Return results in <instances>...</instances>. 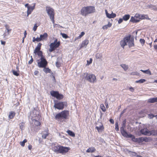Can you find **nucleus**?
<instances>
[{
	"instance_id": "f257e3e1",
	"label": "nucleus",
	"mask_w": 157,
	"mask_h": 157,
	"mask_svg": "<svg viewBox=\"0 0 157 157\" xmlns=\"http://www.w3.org/2000/svg\"><path fill=\"white\" fill-rule=\"evenodd\" d=\"M120 45L123 48L126 45H128L129 47L134 46V39L131 38L130 36L125 37L120 41Z\"/></svg>"
},
{
	"instance_id": "f03ea898",
	"label": "nucleus",
	"mask_w": 157,
	"mask_h": 157,
	"mask_svg": "<svg viewBox=\"0 0 157 157\" xmlns=\"http://www.w3.org/2000/svg\"><path fill=\"white\" fill-rule=\"evenodd\" d=\"M52 148L55 152L62 154L66 153L70 149L69 147L61 146L55 144H52Z\"/></svg>"
},
{
	"instance_id": "7ed1b4c3",
	"label": "nucleus",
	"mask_w": 157,
	"mask_h": 157,
	"mask_svg": "<svg viewBox=\"0 0 157 157\" xmlns=\"http://www.w3.org/2000/svg\"><path fill=\"white\" fill-rule=\"evenodd\" d=\"M95 11V7L93 6H88L83 7L81 10V14L83 16L94 13Z\"/></svg>"
},
{
	"instance_id": "20e7f679",
	"label": "nucleus",
	"mask_w": 157,
	"mask_h": 157,
	"mask_svg": "<svg viewBox=\"0 0 157 157\" xmlns=\"http://www.w3.org/2000/svg\"><path fill=\"white\" fill-rule=\"evenodd\" d=\"M68 115V111L64 110L57 114L55 117V118L56 120L61 121L62 119H67Z\"/></svg>"
},
{
	"instance_id": "39448f33",
	"label": "nucleus",
	"mask_w": 157,
	"mask_h": 157,
	"mask_svg": "<svg viewBox=\"0 0 157 157\" xmlns=\"http://www.w3.org/2000/svg\"><path fill=\"white\" fill-rule=\"evenodd\" d=\"M68 115V111L64 110L57 114L55 117V118L56 120L61 121L62 119H67Z\"/></svg>"
},
{
	"instance_id": "423d86ee",
	"label": "nucleus",
	"mask_w": 157,
	"mask_h": 157,
	"mask_svg": "<svg viewBox=\"0 0 157 157\" xmlns=\"http://www.w3.org/2000/svg\"><path fill=\"white\" fill-rule=\"evenodd\" d=\"M83 78L90 82L94 83L96 81V76L94 74L84 73L83 75Z\"/></svg>"
},
{
	"instance_id": "0eeeda50",
	"label": "nucleus",
	"mask_w": 157,
	"mask_h": 157,
	"mask_svg": "<svg viewBox=\"0 0 157 157\" xmlns=\"http://www.w3.org/2000/svg\"><path fill=\"white\" fill-rule=\"evenodd\" d=\"M46 11L47 13L49 16L53 24H54V10L50 7H46Z\"/></svg>"
},
{
	"instance_id": "6e6552de",
	"label": "nucleus",
	"mask_w": 157,
	"mask_h": 157,
	"mask_svg": "<svg viewBox=\"0 0 157 157\" xmlns=\"http://www.w3.org/2000/svg\"><path fill=\"white\" fill-rule=\"evenodd\" d=\"M37 65L39 67L43 68L46 67L47 65V62L44 57H42L40 60L38 59Z\"/></svg>"
},
{
	"instance_id": "1a4fd4ad",
	"label": "nucleus",
	"mask_w": 157,
	"mask_h": 157,
	"mask_svg": "<svg viewBox=\"0 0 157 157\" xmlns=\"http://www.w3.org/2000/svg\"><path fill=\"white\" fill-rule=\"evenodd\" d=\"M60 45V42H57V39H56L53 43H52L50 44L49 46L50 48L49 51L50 52H52L55 50V49L58 48Z\"/></svg>"
},
{
	"instance_id": "9d476101",
	"label": "nucleus",
	"mask_w": 157,
	"mask_h": 157,
	"mask_svg": "<svg viewBox=\"0 0 157 157\" xmlns=\"http://www.w3.org/2000/svg\"><path fill=\"white\" fill-rule=\"evenodd\" d=\"M67 106V103L65 102H59L57 103H55L54 107L56 108L59 109H63L64 106Z\"/></svg>"
},
{
	"instance_id": "9b49d317",
	"label": "nucleus",
	"mask_w": 157,
	"mask_h": 157,
	"mask_svg": "<svg viewBox=\"0 0 157 157\" xmlns=\"http://www.w3.org/2000/svg\"><path fill=\"white\" fill-rule=\"evenodd\" d=\"M50 94L51 95L56 97L58 99H61L63 98V95L59 94L58 92L56 91H51Z\"/></svg>"
},
{
	"instance_id": "f8f14e48",
	"label": "nucleus",
	"mask_w": 157,
	"mask_h": 157,
	"mask_svg": "<svg viewBox=\"0 0 157 157\" xmlns=\"http://www.w3.org/2000/svg\"><path fill=\"white\" fill-rule=\"evenodd\" d=\"M140 15L136 13L135 16L131 17L130 21L133 23H135L139 22L140 20Z\"/></svg>"
},
{
	"instance_id": "ddd939ff",
	"label": "nucleus",
	"mask_w": 157,
	"mask_h": 157,
	"mask_svg": "<svg viewBox=\"0 0 157 157\" xmlns=\"http://www.w3.org/2000/svg\"><path fill=\"white\" fill-rule=\"evenodd\" d=\"M39 116V112L37 110L34 109L30 113V117H31L32 119H37L36 117H38Z\"/></svg>"
},
{
	"instance_id": "4468645a",
	"label": "nucleus",
	"mask_w": 157,
	"mask_h": 157,
	"mask_svg": "<svg viewBox=\"0 0 157 157\" xmlns=\"http://www.w3.org/2000/svg\"><path fill=\"white\" fill-rule=\"evenodd\" d=\"M35 5L33 6H28L27 7V16L28 17L30 14L35 8Z\"/></svg>"
},
{
	"instance_id": "2eb2a0df",
	"label": "nucleus",
	"mask_w": 157,
	"mask_h": 157,
	"mask_svg": "<svg viewBox=\"0 0 157 157\" xmlns=\"http://www.w3.org/2000/svg\"><path fill=\"white\" fill-rule=\"evenodd\" d=\"M105 12L106 16L109 18H113L115 17L116 16L115 13H112L111 14L109 13L106 10H105Z\"/></svg>"
},
{
	"instance_id": "dca6fc26",
	"label": "nucleus",
	"mask_w": 157,
	"mask_h": 157,
	"mask_svg": "<svg viewBox=\"0 0 157 157\" xmlns=\"http://www.w3.org/2000/svg\"><path fill=\"white\" fill-rule=\"evenodd\" d=\"M140 132L142 134L149 136V131L147 128H144L141 129Z\"/></svg>"
},
{
	"instance_id": "f3484780",
	"label": "nucleus",
	"mask_w": 157,
	"mask_h": 157,
	"mask_svg": "<svg viewBox=\"0 0 157 157\" xmlns=\"http://www.w3.org/2000/svg\"><path fill=\"white\" fill-rule=\"evenodd\" d=\"M89 43V41L88 40L86 39L84 40L82 42L80 47V48H82L84 47L86 48L87 45Z\"/></svg>"
},
{
	"instance_id": "a211bd4d",
	"label": "nucleus",
	"mask_w": 157,
	"mask_h": 157,
	"mask_svg": "<svg viewBox=\"0 0 157 157\" xmlns=\"http://www.w3.org/2000/svg\"><path fill=\"white\" fill-rule=\"evenodd\" d=\"M48 36V35L47 33H44L43 34L40 35V37L41 41L46 40Z\"/></svg>"
},
{
	"instance_id": "6ab92c4d",
	"label": "nucleus",
	"mask_w": 157,
	"mask_h": 157,
	"mask_svg": "<svg viewBox=\"0 0 157 157\" xmlns=\"http://www.w3.org/2000/svg\"><path fill=\"white\" fill-rule=\"evenodd\" d=\"M127 138H131L132 139V140L135 142H137L138 138H136L135 136L133 135L130 134H128L127 136H126Z\"/></svg>"
},
{
	"instance_id": "aec40b11",
	"label": "nucleus",
	"mask_w": 157,
	"mask_h": 157,
	"mask_svg": "<svg viewBox=\"0 0 157 157\" xmlns=\"http://www.w3.org/2000/svg\"><path fill=\"white\" fill-rule=\"evenodd\" d=\"M125 127H124L122 126L120 130L121 131V133L122 135L124 137H126L128 135V133H127L124 130V128Z\"/></svg>"
},
{
	"instance_id": "412c9836",
	"label": "nucleus",
	"mask_w": 157,
	"mask_h": 157,
	"mask_svg": "<svg viewBox=\"0 0 157 157\" xmlns=\"http://www.w3.org/2000/svg\"><path fill=\"white\" fill-rule=\"evenodd\" d=\"M42 135V138L45 139L46 137L48 135V132L46 131H44L41 133Z\"/></svg>"
},
{
	"instance_id": "4be33fe9",
	"label": "nucleus",
	"mask_w": 157,
	"mask_h": 157,
	"mask_svg": "<svg viewBox=\"0 0 157 157\" xmlns=\"http://www.w3.org/2000/svg\"><path fill=\"white\" fill-rule=\"evenodd\" d=\"M147 102L150 103H152L157 102V98H151L148 99Z\"/></svg>"
},
{
	"instance_id": "5701e85b",
	"label": "nucleus",
	"mask_w": 157,
	"mask_h": 157,
	"mask_svg": "<svg viewBox=\"0 0 157 157\" xmlns=\"http://www.w3.org/2000/svg\"><path fill=\"white\" fill-rule=\"evenodd\" d=\"M96 151L95 148L94 147H90L87 149L86 152L88 153H92Z\"/></svg>"
},
{
	"instance_id": "b1692460",
	"label": "nucleus",
	"mask_w": 157,
	"mask_h": 157,
	"mask_svg": "<svg viewBox=\"0 0 157 157\" xmlns=\"http://www.w3.org/2000/svg\"><path fill=\"white\" fill-rule=\"evenodd\" d=\"M149 136L151 135L153 136L157 135V131L155 130H152L151 131H149Z\"/></svg>"
},
{
	"instance_id": "393cba45",
	"label": "nucleus",
	"mask_w": 157,
	"mask_h": 157,
	"mask_svg": "<svg viewBox=\"0 0 157 157\" xmlns=\"http://www.w3.org/2000/svg\"><path fill=\"white\" fill-rule=\"evenodd\" d=\"M96 128L98 130L99 132H101L104 129L103 125L101 124V125L99 126H97Z\"/></svg>"
},
{
	"instance_id": "a878e982",
	"label": "nucleus",
	"mask_w": 157,
	"mask_h": 157,
	"mask_svg": "<svg viewBox=\"0 0 157 157\" xmlns=\"http://www.w3.org/2000/svg\"><path fill=\"white\" fill-rule=\"evenodd\" d=\"M120 66L124 69V71H126L128 68V65L125 64H121Z\"/></svg>"
},
{
	"instance_id": "bb28decb",
	"label": "nucleus",
	"mask_w": 157,
	"mask_h": 157,
	"mask_svg": "<svg viewBox=\"0 0 157 157\" xmlns=\"http://www.w3.org/2000/svg\"><path fill=\"white\" fill-rule=\"evenodd\" d=\"M36 119H32L33 120V123H34V124L36 125V126H39L40 125V122H39L38 121L36 120Z\"/></svg>"
},
{
	"instance_id": "cd10ccee",
	"label": "nucleus",
	"mask_w": 157,
	"mask_h": 157,
	"mask_svg": "<svg viewBox=\"0 0 157 157\" xmlns=\"http://www.w3.org/2000/svg\"><path fill=\"white\" fill-rule=\"evenodd\" d=\"M111 25L112 24L110 23L109 22V23L108 24L105 25L104 26L102 27V29H106L110 27L111 26Z\"/></svg>"
},
{
	"instance_id": "c85d7f7f",
	"label": "nucleus",
	"mask_w": 157,
	"mask_h": 157,
	"mask_svg": "<svg viewBox=\"0 0 157 157\" xmlns=\"http://www.w3.org/2000/svg\"><path fill=\"white\" fill-rule=\"evenodd\" d=\"M140 71L146 74H148L150 75H151V71L149 70V69H147V70H141Z\"/></svg>"
},
{
	"instance_id": "c756f323",
	"label": "nucleus",
	"mask_w": 157,
	"mask_h": 157,
	"mask_svg": "<svg viewBox=\"0 0 157 157\" xmlns=\"http://www.w3.org/2000/svg\"><path fill=\"white\" fill-rule=\"evenodd\" d=\"M15 113L14 112L11 111L10 113L9 117L10 119H12L15 115Z\"/></svg>"
},
{
	"instance_id": "7c9ffc66",
	"label": "nucleus",
	"mask_w": 157,
	"mask_h": 157,
	"mask_svg": "<svg viewBox=\"0 0 157 157\" xmlns=\"http://www.w3.org/2000/svg\"><path fill=\"white\" fill-rule=\"evenodd\" d=\"M140 20L141 19H143L145 18L148 20L150 19L148 17V16L147 15H140Z\"/></svg>"
},
{
	"instance_id": "2f4dec72",
	"label": "nucleus",
	"mask_w": 157,
	"mask_h": 157,
	"mask_svg": "<svg viewBox=\"0 0 157 157\" xmlns=\"http://www.w3.org/2000/svg\"><path fill=\"white\" fill-rule=\"evenodd\" d=\"M147 8L151 9L154 10H156V7L154 5H148L147 6Z\"/></svg>"
},
{
	"instance_id": "473e14b6",
	"label": "nucleus",
	"mask_w": 157,
	"mask_h": 157,
	"mask_svg": "<svg viewBox=\"0 0 157 157\" xmlns=\"http://www.w3.org/2000/svg\"><path fill=\"white\" fill-rule=\"evenodd\" d=\"M130 16L129 15L126 14L123 16V19L124 21H127L130 18Z\"/></svg>"
},
{
	"instance_id": "72a5a7b5",
	"label": "nucleus",
	"mask_w": 157,
	"mask_h": 157,
	"mask_svg": "<svg viewBox=\"0 0 157 157\" xmlns=\"http://www.w3.org/2000/svg\"><path fill=\"white\" fill-rule=\"evenodd\" d=\"M43 68H44V69H43V70L46 73H50L51 70L49 68H46L45 67H43Z\"/></svg>"
},
{
	"instance_id": "f704fd0d",
	"label": "nucleus",
	"mask_w": 157,
	"mask_h": 157,
	"mask_svg": "<svg viewBox=\"0 0 157 157\" xmlns=\"http://www.w3.org/2000/svg\"><path fill=\"white\" fill-rule=\"evenodd\" d=\"M67 132L68 133V134L70 136L72 137H74L75 136V134L73 132L69 130H68L67 131Z\"/></svg>"
},
{
	"instance_id": "c9c22d12",
	"label": "nucleus",
	"mask_w": 157,
	"mask_h": 157,
	"mask_svg": "<svg viewBox=\"0 0 157 157\" xmlns=\"http://www.w3.org/2000/svg\"><path fill=\"white\" fill-rule=\"evenodd\" d=\"M145 81H146L145 79H141L139 80L136 81V82L137 83H144V82H145Z\"/></svg>"
},
{
	"instance_id": "e433bc0d",
	"label": "nucleus",
	"mask_w": 157,
	"mask_h": 157,
	"mask_svg": "<svg viewBox=\"0 0 157 157\" xmlns=\"http://www.w3.org/2000/svg\"><path fill=\"white\" fill-rule=\"evenodd\" d=\"M85 34V33L83 32H81L80 35L77 38H75V40L81 38Z\"/></svg>"
},
{
	"instance_id": "4c0bfd02",
	"label": "nucleus",
	"mask_w": 157,
	"mask_h": 157,
	"mask_svg": "<svg viewBox=\"0 0 157 157\" xmlns=\"http://www.w3.org/2000/svg\"><path fill=\"white\" fill-rule=\"evenodd\" d=\"M27 142V140L25 139L22 142H20V145L22 147H24L25 145V143Z\"/></svg>"
},
{
	"instance_id": "58836bf2",
	"label": "nucleus",
	"mask_w": 157,
	"mask_h": 157,
	"mask_svg": "<svg viewBox=\"0 0 157 157\" xmlns=\"http://www.w3.org/2000/svg\"><path fill=\"white\" fill-rule=\"evenodd\" d=\"M100 108L103 112H105L106 111L105 107L103 104H101L100 105Z\"/></svg>"
},
{
	"instance_id": "ea45409f",
	"label": "nucleus",
	"mask_w": 157,
	"mask_h": 157,
	"mask_svg": "<svg viewBox=\"0 0 157 157\" xmlns=\"http://www.w3.org/2000/svg\"><path fill=\"white\" fill-rule=\"evenodd\" d=\"M96 57L98 59H100L102 57V55L100 53H97L96 55Z\"/></svg>"
},
{
	"instance_id": "a19ab883",
	"label": "nucleus",
	"mask_w": 157,
	"mask_h": 157,
	"mask_svg": "<svg viewBox=\"0 0 157 157\" xmlns=\"http://www.w3.org/2000/svg\"><path fill=\"white\" fill-rule=\"evenodd\" d=\"M144 138L143 137H141L138 138L137 142L141 143L144 140Z\"/></svg>"
},
{
	"instance_id": "79ce46f5",
	"label": "nucleus",
	"mask_w": 157,
	"mask_h": 157,
	"mask_svg": "<svg viewBox=\"0 0 157 157\" xmlns=\"http://www.w3.org/2000/svg\"><path fill=\"white\" fill-rule=\"evenodd\" d=\"M148 118L150 119H152L154 117H156L157 119V115H156L155 116L152 114H148Z\"/></svg>"
},
{
	"instance_id": "37998d69",
	"label": "nucleus",
	"mask_w": 157,
	"mask_h": 157,
	"mask_svg": "<svg viewBox=\"0 0 157 157\" xmlns=\"http://www.w3.org/2000/svg\"><path fill=\"white\" fill-rule=\"evenodd\" d=\"M36 54H37L39 57H40V58H41L42 57H44V56L42 55V52L41 51L37 52Z\"/></svg>"
},
{
	"instance_id": "c03bdc74",
	"label": "nucleus",
	"mask_w": 157,
	"mask_h": 157,
	"mask_svg": "<svg viewBox=\"0 0 157 157\" xmlns=\"http://www.w3.org/2000/svg\"><path fill=\"white\" fill-rule=\"evenodd\" d=\"M20 129L21 130H24L25 128L24 124L23 123H20L19 124Z\"/></svg>"
},
{
	"instance_id": "a18cd8bd",
	"label": "nucleus",
	"mask_w": 157,
	"mask_h": 157,
	"mask_svg": "<svg viewBox=\"0 0 157 157\" xmlns=\"http://www.w3.org/2000/svg\"><path fill=\"white\" fill-rule=\"evenodd\" d=\"M5 27L6 29L7 30V35H8L9 34L10 31H11V29L10 30L9 29V27L7 25H5Z\"/></svg>"
},
{
	"instance_id": "49530a36",
	"label": "nucleus",
	"mask_w": 157,
	"mask_h": 157,
	"mask_svg": "<svg viewBox=\"0 0 157 157\" xmlns=\"http://www.w3.org/2000/svg\"><path fill=\"white\" fill-rule=\"evenodd\" d=\"M115 129L117 131H119V128H118V123L117 122H116L115 123Z\"/></svg>"
},
{
	"instance_id": "de8ad7c7",
	"label": "nucleus",
	"mask_w": 157,
	"mask_h": 157,
	"mask_svg": "<svg viewBox=\"0 0 157 157\" xmlns=\"http://www.w3.org/2000/svg\"><path fill=\"white\" fill-rule=\"evenodd\" d=\"M140 41L142 45L143 46L145 42V40L144 39H140Z\"/></svg>"
},
{
	"instance_id": "09e8293b",
	"label": "nucleus",
	"mask_w": 157,
	"mask_h": 157,
	"mask_svg": "<svg viewBox=\"0 0 157 157\" xmlns=\"http://www.w3.org/2000/svg\"><path fill=\"white\" fill-rule=\"evenodd\" d=\"M12 72L13 74L16 76H18L19 75V74L17 72V71H15L14 70H13Z\"/></svg>"
},
{
	"instance_id": "8fccbe9b",
	"label": "nucleus",
	"mask_w": 157,
	"mask_h": 157,
	"mask_svg": "<svg viewBox=\"0 0 157 157\" xmlns=\"http://www.w3.org/2000/svg\"><path fill=\"white\" fill-rule=\"evenodd\" d=\"M61 35H62V36L65 39L67 38L68 37L67 36V34L63 33H61Z\"/></svg>"
},
{
	"instance_id": "3c124183",
	"label": "nucleus",
	"mask_w": 157,
	"mask_h": 157,
	"mask_svg": "<svg viewBox=\"0 0 157 157\" xmlns=\"http://www.w3.org/2000/svg\"><path fill=\"white\" fill-rule=\"evenodd\" d=\"M40 50L38 49V48H35V50H34V53L35 54H36V53L38 52H39V51H40Z\"/></svg>"
},
{
	"instance_id": "603ef678",
	"label": "nucleus",
	"mask_w": 157,
	"mask_h": 157,
	"mask_svg": "<svg viewBox=\"0 0 157 157\" xmlns=\"http://www.w3.org/2000/svg\"><path fill=\"white\" fill-rule=\"evenodd\" d=\"M92 59L91 58H90V59L89 61L88 60L87 61V63L86 65H89V64H90L92 63Z\"/></svg>"
},
{
	"instance_id": "864d4df0",
	"label": "nucleus",
	"mask_w": 157,
	"mask_h": 157,
	"mask_svg": "<svg viewBox=\"0 0 157 157\" xmlns=\"http://www.w3.org/2000/svg\"><path fill=\"white\" fill-rule=\"evenodd\" d=\"M42 45V44L40 43H39L38 44L37 47L36 48H38L39 49H40V47Z\"/></svg>"
},
{
	"instance_id": "5fc2aeb1",
	"label": "nucleus",
	"mask_w": 157,
	"mask_h": 157,
	"mask_svg": "<svg viewBox=\"0 0 157 157\" xmlns=\"http://www.w3.org/2000/svg\"><path fill=\"white\" fill-rule=\"evenodd\" d=\"M37 26L36 25V24H35L33 28V30L34 31H35L36 30L37 28Z\"/></svg>"
},
{
	"instance_id": "6e6d98bb",
	"label": "nucleus",
	"mask_w": 157,
	"mask_h": 157,
	"mask_svg": "<svg viewBox=\"0 0 157 157\" xmlns=\"http://www.w3.org/2000/svg\"><path fill=\"white\" fill-rule=\"evenodd\" d=\"M31 59L29 61L28 63L29 64H31L33 61V59L32 58V56H31Z\"/></svg>"
},
{
	"instance_id": "4d7b16f0",
	"label": "nucleus",
	"mask_w": 157,
	"mask_h": 157,
	"mask_svg": "<svg viewBox=\"0 0 157 157\" xmlns=\"http://www.w3.org/2000/svg\"><path fill=\"white\" fill-rule=\"evenodd\" d=\"M36 41L39 42L41 41V40L40 39V37H37L36 38Z\"/></svg>"
},
{
	"instance_id": "13d9d810",
	"label": "nucleus",
	"mask_w": 157,
	"mask_h": 157,
	"mask_svg": "<svg viewBox=\"0 0 157 157\" xmlns=\"http://www.w3.org/2000/svg\"><path fill=\"white\" fill-rule=\"evenodd\" d=\"M123 19L122 18H120L118 21V24H120L122 23L123 21Z\"/></svg>"
},
{
	"instance_id": "bf43d9fd",
	"label": "nucleus",
	"mask_w": 157,
	"mask_h": 157,
	"mask_svg": "<svg viewBox=\"0 0 157 157\" xmlns=\"http://www.w3.org/2000/svg\"><path fill=\"white\" fill-rule=\"evenodd\" d=\"M131 154L133 155V156H136V155H137V154H136V153L135 152H131Z\"/></svg>"
},
{
	"instance_id": "052dcab7",
	"label": "nucleus",
	"mask_w": 157,
	"mask_h": 157,
	"mask_svg": "<svg viewBox=\"0 0 157 157\" xmlns=\"http://www.w3.org/2000/svg\"><path fill=\"white\" fill-rule=\"evenodd\" d=\"M129 90L130 91L132 92L134 91V89L132 87H131L129 88Z\"/></svg>"
},
{
	"instance_id": "680f3d73",
	"label": "nucleus",
	"mask_w": 157,
	"mask_h": 157,
	"mask_svg": "<svg viewBox=\"0 0 157 157\" xmlns=\"http://www.w3.org/2000/svg\"><path fill=\"white\" fill-rule=\"evenodd\" d=\"M144 141H145V142H148V141L149 139L148 138L146 137H144Z\"/></svg>"
},
{
	"instance_id": "e2e57ef3",
	"label": "nucleus",
	"mask_w": 157,
	"mask_h": 157,
	"mask_svg": "<svg viewBox=\"0 0 157 157\" xmlns=\"http://www.w3.org/2000/svg\"><path fill=\"white\" fill-rule=\"evenodd\" d=\"M56 66L57 67H59L60 66V63H58V62H57L56 63Z\"/></svg>"
},
{
	"instance_id": "0e129e2a",
	"label": "nucleus",
	"mask_w": 157,
	"mask_h": 157,
	"mask_svg": "<svg viewBox=\"0 0 157 157\" xmlns=\"http://www.w3.org/2000/svg\"><path fill=\"white\" fill-rule=\"evenodd\" d=\"M109 121L112 124H113L114 123V121L113 119H110Z\"/></svg>"
},
{
	"instance_id": "69168bd1",
	"label": "nucleus",
	"mask_w": 157,
	"mask_h": 157,
	"mask_svg": "<svg viewBox=\"0 0 157 157\" xmlns=\"http://www.w3.org/2000/svg\"><path fill=\"white\" fill-rule=\"evenodd\" d=\"M105 106H106V107L107 108V107L108 105V102H107V101H105Z\"/></svg>"
},
{
	"instance_id": "338daca9",
	"label": "nucleus",
	"mask_w": 157,
	"mask_h": 157,
	"mask_svg": "<svg viewBox=\"0 0 157 157\" xmlns=\"http://www.w3.org/2000/svg\"><path fill=\"white\" fill-rule=\"evenodd\" d=\"M1 43L3 45H5V43H6V42L5 41H3L2 40H1Z\"/></svg>"
},
{
	"instance_id": "774afa93",
	"label": "nucleus",
	"mask_w": 157,
	"mask_h": 157,
	"mask_svg": "<svg viewBox=\"0 0 157 157\" xmlns=\"http://www.w3.org/2000/svg\"><path fill=\"white\" fill-rule=\"evenodd\" d=\"M39 73V72L38 71H36L34 72V74L35 75H37Z\"/></svg>"
}]
</instances>
